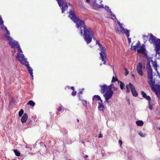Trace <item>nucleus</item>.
Returning a JSON list of instances; mask_svg holds the SVG:
<instances>
[{
  "label": "nucleus",
  "mask_w": 160,
  "mask_h": 160,
  "mask_svg": "<svg viewBox=\"0 0 160 160\" xmlns=\"http://www.w3.org/2000/svg\"><path fill=\"white\" fill-rule=\"evenodd\" d=\"M148 79H150V80L148 82L149 84L150 87L151 89L152 88H155V81L154 80H153V77H152V78H150L149 77H148Z\"/></svg>",
  "instance_id": "obj_13"
},
{
  "label": "nucleus",
  "mask_w": 160,
  "mask_h": 160,
  "mask_svg": "<svg viewBox=\"0 0 160 160\" xmlns=\"http://www.w3.org/2000/svg\"><path fill=\"white\" fill-rule=\"evenodd\" d=\"M143 39L144 40V42H146V41L147 40L148 38V36H146L145 35H143Z\"/></svg>",
  "instance_id": "obj_42"
},
{
  "label": "nucleus",
  "mask_w": 160,
  "mask_h": 160,
  "mask_svg": "<svg viewBox=\"0 0 160 160\" xmlns=\"http://www.w3.org/2000/svg\"><path fill=\"white\" fill-rule=\"evenodd\" d=\"M99 50L101 51V52H102V53H105V51L106 50V48L105 47H103L102 48L99 49Z\"/></svg>",
  "instance_id": "obj_35"
},
{
  "label": "nucleus",
  "mask_w": 160,
  "mask_h": 160,
  "mask_svg": "<svg viewBox=\"0 0 160 160\" xmlns=\"http://www.w3.org/2000/svg\"><path fill=\"white\" fill-rule=\"evenodd\" d=\"M151 89L153 92L155 93L158 96V92H159L157 90V89H156L155 88H153V87L152 88V89Z\"/></svg>",
  "instance_id": "obj_27"
},
{
  "label": "nucleus",
  "mask_w": 160,
  "mask_h": 160,
  "mask_svg": "<svg viewBox=\"0 0 160 160\" xmlns=\"http://www.w3.org/2000/svg\"><path fill=\"white\" fill-rule=\"evenodd\" d=\"M136 45L138 47L140 45V42L139 41H138V42L137 43Z\"/></svg>",
  "instance_id": "obj_54"
},
{
  "label": "nucleus",
  "mask_w": 160,
  "mask_h": 160,
  "mask_svg": "<svg viewBox=\"0 0 160 160\" xmlns=\"http://www.w3.org/2000/svg\"><path fill=\"white\" fill-rule=\"evenodd\" d=\"M98 8H104V6L103 4H102L101 5H98Z\"/></svg>",
  "instance_id": "obj_51"
},
{
  "label": "nucleus",
  "mask_w": 160,
  "mask_h": 160,
  "mask_svg": "<svg viewBox=\"0 0 160 160\" xmlns=\"http://www.w3.org/2000/svg\"><path fill=\"white\" fill-rule=\"evenodd\" d=\"M87 102L86 100H83V104L85 106H87Z\"/></svg>",
  "instance_id": "obj_45"
},
{
  "label": "nucleus",
  "mask_w": 160,
  "mask_h": 160,
  "mask_svg": "<svg viewBox=\"0 0 160 160\" xmlns=\"http://www.w3.org/2000/svg\"><path fill=\"white\" fill-rule=\"evenodd\" d=\"M93 4L94 6H95L98 8V5H99L97 3L96 0H95L93 1Z\"/></svg>",
  "instance_id": "obj_40"
},
{
  "label": "nucleus",
  "mask_w": 160,
  "mask_h": 160,
  "mask_svg": "<svg viewBox=\"0 0 160 160\" xmlns=\"http://www.w3.org/2000/svg\"><path fill=\"white\" fill-rule=\"evenodd\" d=\"M116 20L117 21V22L118 23V24L119 25H120V24H121V23L119 21H118V19H117V20Z\"/></svg>",
  "instance_id": "obj_61"
},
{
  "label": "nucleus",
  "mask_w": 160,
  "mask_h": 160,
  "mask_svg": "<svg viewBox=\"0 0 160 160\" xmlns=\"http://www.w3.org/2000/svg\"><path fill=\"white\" fill-rule=\"evenodd\" d=\"M133 47H134V48H133V49L135 50V51H136V48H138V46L137 45H136L135 46H133Z\"/></svg>",
  "instance_id": "obj_49"
},
{
  "label": "nucleus",
  "mask_w": 160,
  "mask_h": 160,
  "mask_svg": "<svg viewBox=\"0 0 160 160\" xmlns=\"http://www.w3.org/2000/svg\"><path fill=\"white\" fill-rule=\"evenodd\" d=\"M145 98H146V99L148 101V102L149 101H150V100L151 99V97L149 96H147Z\"/></svg>",
  "instance_id": "obj_44"
},
{
  "label": "nucleus",
  "mask_w": 160,
  "mask_h": 160,
  "mask_svg": "<svg viewBox=\"0 0 160 160\" xmlns=\"http://www.w3.org/2000/svg\"><path fill=\"white\" fill-rule=\"evenodd\" d=\"M24 113V111L22 109H21L19 112L18 115L19 117H21Z\"/></svg>",
  "instance_id": "obj_33"
},
{
  "label": "nucleus",
  "mask_w": 160,
  "mask_h": 160,
  "mask_svg": "<svg viewBox=\"0 0 160 160\" xmlns=\"http://www.w3.org/2000/svg\"><path fill=\"white\" fill-rule=\"evenodd\" d=\"M149 36V42L151 44H153L154 45L156 53L159 54L160 51V39L158 38L152 33L150 34Z\"/></svg>",
  "instance_id": "obj_2"
},
{
  "label": "nucleus",
  "mask_w": 160,
  "mask_h": 160,
  "mask_svg": "<svg viewBox=\"0 0 160 160\" xmlns=\"http://www.w3.org/2000/svg\"><path fill=\"white\" fill-rule=\"evenodd\" d=\"M125 70L126 71L125 75L127 76L129 72H128L127 71V69L125 68Z\"/></svg>",
  "instance_id": "obj_55"
},
{
  "label": "nucleus",
  "mask_w": 160,
  "mask_h": 160,
  "mask_svg": "<svg viewBox=\"0 0 160 160\" xmlns=\"http://www.w3.org/2000/svg\"><path fill=\"white\" fill-rule=\"evenodd\" d=\"M62 8H61L62 9V13H64L65 11L68 9V6L67 4L63 6V5L62 6Z\"/></svg>",
  "instance_id": "obj_20"
},
{
  "label": "nucleus",
  "mask_w": 160,
  "mask_h": 160,
  "mask_svg": "<svg viewBox=\"0 0 160 160\" xmlns=\"http://www.w3.org/2000/svg\"><path fill=\"white\" fill-rule=\"evenodd\" d=\"M100 97L98 95H94L93 97L92 98V100L94 101L95 99V98H97V100L98 101H99V99H100Z\"/></svg>",
  "instance_id": "obj_28"
},
{
  "label": "nucleus",
  "mask_w": 160,
  "mask_h": 160,
  "mask_svg": "<svg viewBox=\"0 0 160 160\" xmlns=\"http://www.w3.org/2000/svg\"><path fill=\"white\" fill-rule=\"evenodd\" d=\"M112 89H113V90L115 91H117V90H118L117 88L116 87H115L114 86L113 87V88Z\"/></svg>",
  "instance_id": "obj_56"
},
{
  "label": "nucleus",
  "mask_w": 160,
  "mask_h": 160,
  "mask_svg": "<svg viewBox=\"0 0 160 160\" xmlns=\"http://www.w3.org/2000/svg\"><path fill=\"white\" fill-rule=\"evenodd\" d=\"M119 144L121 146L122 144V142L121 140H119L118 141Z\"/></svg>",
  "instance_id": "obj_50"
},
{
  "label": "nucleus",
  "mask_w": 160,
  "mask_h": 160,
  "mask_svg": "<svg viewBox=\"0 0 160 160\" xmlns=\"http://www.w3.org/2000/svg\"><path fill=\"white\" fill-rule=\"evenodd\" d=\"M68 13H69L68 17L74 22L79 18L76 16L75 12L72 8L69 10Z\"/></svg>",
  "instance_id": "obj_6"
},
{
  "label": "nucleus",
  "mask_w": 160,
  "mask_h": 160,
  "mask_svg": "<svg viewBox=\"0 0 160 160\" xmlns=\"http://www.w3.org/2000/svg\"><path fill=\"white\" fill-rule=\"evenodd\" d=\"M151 61L152 62L153 67L154 68L155 70L157 72V74H158V71L157 68L158 66L157 61H153V60Z\"/></svg>",
  "instance_id": "obj_16"
},
{
  "label": "nucleus",
  "mask_w": 160,
  "mask_h": 160,
  "mask_svg": "<svg viewBox=\"0 0 160 160\" xmlns=\"http://www.w3.org/2000/svg\"><path fill=\"white\" fill-rule=\"evenodd\" d=\"M76 23V27L79 31L81 36L83 35V30L86 28L84 21L79 18L74 22Z\"/></svg>",
  "instance_id": "obj_4"
},
{
  "label": "nucleus",
  "mask_w": 160,
  "mask_h": 160,
  "mask_svg": "<svg viewBox=\"0 0 160 160\" xmlns=\"http://www.w3.org/2000/svg\"><path fill=\"white\" fill-rule=\"evenodd\" d=\"M28 105H30L32 107H34L35 104V103L32 100H30L27 103Z\"/></svg>",
  "instance_id": "obj_24"
},
{
  "label": "nucleus",
  "mask_w": 160,
  "mask_h": 160,
  "mask_svg": "<svg viewBox=\"0 0 160 160\" xmlns=\"http://www.w3.org/2000/svg\"><path fill=\"white\" fill-rule=\"evenodd\" d=\"M119 26L122 31L123 30L125 29L122 26V23H121V24L119 25Z\"/></svg>",
  "instance_id": "obj_47"
},
{
  "label": "nucleus",
  "mask_w": 160,
  "mask_h": 160,
  "mask_svg": "<svg viewBox=\"0 0 160 160\" xmlns=\"http://www.w3.org/2000/svg\"><path fill=\"white\" fill-rule=\"evenodd\" d=\"M8 41V43L11 46L12 48H16L18 45L20 44L18 41L13 40L12 38Z\"/></svg>",
  "instance_id": "obj_7"
},
{
  "label": "nucleus",
  "mask_w": 160,
  "mask_h": 160,
  "mask_svg": "<svg viewBox=\"0 0 160 160\" xmlns=\"http://www.w3.org/2000/svg\"><path fill=\"white\" fill-rule=\"evenodd\" d=\"M126 92L128 93L130 92V90L129 89V88H130L132 95L135 97H136L138 95V93L136 90L134 86L131 83H129L128 84H127L126 85Z\"/></svg>",
  "instance_id": "obj_5"
},
{
  "label": "nucleus",
  "mask_w": 160,
  "mask_h": 160,
  "mask_svg": "<svg viewBox=\"0 0 160 160\" xmlns=\"http://www.w3.org/2000/svg\"><path fill=\"white\" fill-rule=\"evenodd\" d=\"M77 94V92L75 91L74 92H72V95L73 96H75Z\"/></svg>",
  "instance_id": "obj_48"
},
{
  "label": "nucleus",
  "mask_w": 160,
  "mask_h": 160,
  "mask_svg": "<svg viewBox=\"0 0 160 160\" xmlns=\"http://www.w3.org/2000/svg\"><path fill=\"white\" fill-rule=\"evenodd\" d=\"M156 58L157 59H160V52H159V54L156 53V55L155 56Z\"/></svg>",
  "instance_id": "obj_43"
},
{
  "label": "nucleus",
  "mask_w": 160,
  "mask_h": 160,
  "mask_svg": "<svg viewBox=\"0 0 160 160\" xmlns=\"http://www.w3.org/2000/svg\"><path fill=\"white\" fill-rule=\"evenodd\" d=\"M6 34L4 35V38H7L8 40H9L10 39L12 38V37L10 36V33L9 31L8 30L6 32Z\"/></svg>",
  "instance_id": "obj_19"
},
{
  "label": "nucleus",
  "mask_w": 160,
  "mask_h": 160,
  "mask_svg": "<svg viewBox=\"0 0 160 160\" xmlns=\"http://www.w3.org/2000/svg\"><path fill=\"white\" fill-rule=\"evenodd\" d=\"M142 68V63L141 62H139L137 67V71L138 74L141 76H143V75Z\"/></svg>",
  "instance_id": "obj_9"
},
{
  "label": "nucleus",
  "mask_w": 160,
  "mask_h": 160,
  "mask_svg": "<svg viewBox=\"0 0 160 160\" xmlns=\"http://www.w3.org/2000/svg\"><path fill=\"white\" fill-rule=\"evenodd\" d=\"M104 8L109 13L110 12H112L111 10L109 8V7L108 6L105 5Z\"/></svg>",
  "instance_id": "obj_32"
},
{
  "label": "nucleus",
  "mask_w": 160,
  "mask_h": 160,
  "mask_svg": "<svg viewBox=\"0 0 160 160\" xmlns=\"http://www.w3.org/2000/svg\"><path fill=\"white\" fill-rule=\"evenodd\" d=\"M93 35V32L89 28H86L83 30L82 36L87 44L91 42Z\"/></svg>",
  "instance_id": "obj_3"
},
{
  "label": "nucleus",
  "mask_w": 160,
  "mask_h": 160,
  "mask_svg": "<svg viewBox=\"0 0 160 160\" xmlns=\"http://www.w3.org/2000/svg\"><path fill=\"white\" fill-rule=\"evenodd\" d=\"M4 29L6 31H8V29H7V28L6 26L4 27Z\"/></svg>",
  "instance_id": "obj_64"
},
{
  "label": "nucleus",
  "mask_w": 160,
  "mask_h": 160,
  "mask_svg": "<svg viewBox=\"0 0 160 160\" xmlns=\"http://www.w3.org/2000/svg\"><path fill=\"white\" fill-rule=\"evenodd\" d=\"M128 40L129 43H130L131 42V38H129V37H128Z\"/></svg>",
  "instance_id": "obj_57"
},
{
  "label": "nucleus",
  "mask_w": 160,
  "mask_h": 160,
  "mask_svg": "<svg viewBox=\"0 0 160 160\" xmlns=\"http://www.w3.org/2000/svg\"><path fill=\"white\" fill-rule=\"evenodd\" d=\"M137 125L142 126L143 125V122L141 120L137 121L136 122Z\"/></svg>",
  "instance_id": "obj_23"
},
{
  "label": "nucleus",
  "mask_w": 160,
  "mask_h": 160,
  "mask_svg": "<svg viewBox=\"0 0 160 160\" xmlns=\"http://www.w3.org/2000/svg\"><path fill=\"white\" fill-rule=\"evenodd\" d=\"M120 81L116 77V78H115L114 76H113L112 77L111 82L112 83L115 82L116 81H117L118 82V81Z\"/></svg>",
  "instance_id": "obj_30"
},
{
  "label": "nucleus",
  "mask_w": 160,
  "mask_h": 160,
  "mask_svg": "<svg viewBox=\"0 0 160 160\" xmlns=\"http://www.w3.org/2000/svg\"><path fill=\"white\" fill-rule=\"evenodd\" d=\"M99 43H100L99 42H98V40H96V44H99Z\"/></svg>",
  "instance_id": "obj_63"
},
{
  "label": "nucleus",
  "mask_w": 160,
  "mask_h": 160,
  "mask_svg": "<svg viewBox=\"0 0 160 160\" xmlns=\"http://www.w3.org/2000/svg\"><path fill=\"white\" fill-rule=\"evenodd\" d=\"M100 87V92L102 93H104V94L106 92H107L106 91H108V87L107 85L106 84H104L102 85H100L99 86Z\"/></svg>",
  "instance_id": "obj_11"
},
{
  "label": "nucleus",
  "mask_w": 160,
  "mask_h": 160,
  "mask_svg": "<svg viewBox=\"0 0 160 160\" xmlns=\"http://www.w3.org/2000/svg\"><path fill=\"white\" fill-rule=\"evenodd\" d=\"M118 83H120L119 86L121 90H123V89H124L125 85L124 83L120 81H118Z\"/></svg>",
  "instance_id": "obj_21"
},
{
  "label": "nucleus",
  "mask_w": 160,
  "mask_h": 160,
  "mask_svg": "<svg viewBox=\"0 0 160 160\" xmlns=\"http://www.w3.org/2000/svg\"><path fill=\"white\" fill-rule=\"evenodd\" d=\"M16 58L18 59L20 63L26 67L29 73L32 78V80L33 79V70L32 68L30 66L28 62L27 61V58H25L24 55L23 54L17 53V56Z\"/></svg>",
  "instance_id": "obj_1"
},
{
  "label": "nucleus",
  "mask_w": 160,
  "mask_h": 160,
  "mask_svg": "<svg viewBox=\"0 0 160 160\" xmlns=\"http://www.w3.org/2000/svg\"><path fill=\"white\" fill-rule=\"evenodd\" d=\"M130 32V30H128L126 28H125L122 31V32L123 33L125 34L126 35L127 38L129 37Z\"/></svg>",
  "instance_id": "obj_18"
},
{
  "label": "nucleus",
  "mask_w": 160,
  "mask_h": 160,
  "mask_svg": "<svg viewBox=\"0 0 160 160\" xmlns=\"http://www.w3.org/2000/svg\"><path fill=\"white\" fill-rule=\"evenodd\" d=\"M1 25V29H3V28H4V27H5V26H4V24H3V25Z\"/></svg>",
  "instance_id": "obj_62"
},
{
  "label": "nucleus",
  "mask_w": 160,
  "mask_h": 160,
  "mask_svg": "<svg viewBox=\"0 0 160 160\" xmlns=\"http://www.w3.org/2000/svg\"><path fill=\"white\" fill-rule=\"evenodd\" d=\"M101 59L102 61L103 62V64H106V61L105 59H106V56L105 53H102V52L100 53Z\"/></svg>",
  "instance_id": "obj_14"
},
{
  "label": "nucleus",
  "mask_w": 160,
  "mask_h": 160,
  "mask_svg": "<svg viewBox=\"0 0 160 160\" xmlns=\"http://www.w3.org/2000/svg\"><path fill=\"white\" fill-rule=\"evenodd\" d=\"M16 48H17L18 49V51L19 52L21 53H22V49L21 48L20 44L18 45V46H17Z\"/></svg>",
  "instance_id": "obj_31"
},
{
  "label": "nucleus",
  "mask_w": 160,
  "mask_h": 160,
  "mask_svg": "<svg viewBox=\"0 0 160 160\" xmlns=\"http://www.w3.org/2000/svg\"><path fill=\"white\" fill-rule=\"evenodd\" d=\"M102 137V135L101 133H100L98 135V137L99 138H101Z\"/></svg>",
  "instance_id": "obj_58"
},
{
  "label": "nucleus",
  "mask_w": 160,
  "mask_h": 160,
  "mask_svg": "<svg viewBox=\"0 0 160 160\" xmlns=\"http://www.w3.org/2000/svg\"><path fill=\"white\" fill-rule=\"evenodd\" d=\"M110 13L111 15V16H113V17H114L115 18V19L116 20H117V18H116V17L115 14H114V13H112V12L111 13V12H110Z\"/></svg>",
  "instance_id": "obj_46"
},
{
  "label": "nucleus",
  "mask_w": 160,
  "mask_h": 160,
  "mask_svg": "<svg viewBox=\"0 0 160 160\" xmlns=\"http://www.w3.org/2000/svg\"><path fill=\"white\" fill-rule=\"evenodd\" d=\"M114 85L112 83L108 86H107L108 87V92H106L105 93L113 95L114 93L113 91L112 90V89L114 87Z\"/></svg>",
  "instance_id": "obj_12"
},
{
  "label": "nucleus",
  "mask_w": 160,
  "mask_h": 160,
  "mask_svg": "<svg viewBox=\"0 0 160 160\" xmlns=\"http://www.w3.org/2000/svg\"><path fill=\"white\" fill-rule=\"evenodd\" d=\"M147 69L148 77L152 78V77H153L152 70L149 63H147Z\"/></svg>",
  "instance_id": "obj_8"
},
{
  "label": "nucleus",
  "mask_w": 160,
  "mask_h": 160,
  "mask_svg": "<svg viewBox=\"0 0 160 160\" xmlns=\"http://www.w3.org/2000/svg\"><path fill=\"white\" fill-rule=\"evenodd\" d=\"M57 2L58 5L60 7H61L63 4L64 0H56Z\"/></svg>",
  "instance_id": "obj_22"
},
{
  "label": "nucleus",
  "mask_w": 160,
  "mask_h": 160,
  "mask_svg": "<svg viewBox=\"0 0 160 160\" xmlns=\"http://www.w3.org/2000/svg\"><path fill=\"white\" fill-rule=\"evenodd\" d=\"M139 135L142 137H144L146 136V134L145 133H143L142 132L140 131L138 133Z\"/></svg>",
  "instance_id": "obj_34"
},
{
  "label": "nucleus",
  "mask_w": 160,
  "mask_h": 160,
  "mask_svg": "<svg viewBox=\"0 0 160 160\" xmlns=\"http://www.w3.org/2000/svg\"><path fill=\"white\" fill-rule=\"evenodd\" d=\"M137 52H141L142 53V50L139 48L137 50Z\"/></svg>",
  "instance_id": "obj_53"
},
{
  "label": "nucleus",
  "mask_w": 160,
  "mask_h": 160,
  "mask_svg": "<svg viewBox=\"0 0 160 160\" xmlns=\"http://www.w3.org/2000/svg\"><path fill=\"white\" fill-rule=\"evenodd\" d=\"M148 105L149 108L152 110V104L151 101L148 102Z\"/></svg>",
  "instance_id": "obj_36"
},
{
  "label": "nucleus",
  "mask_w": 160,
  "mask_h": 160,
  "mask_svg": "<svg viewBox=\"0 0 160 160\" xmlns=\"http://www.w3.org/2000/svg\"><path fill=\"white\" fill-rule=\"evenodd\" d=\"M141 94L142 96V97L144 98L147 96L146 94L143 91H142L141 92Z\"/></svg>",
  "instance_id": "obj_37"
},
{
  "label": "nucleus",
  "mask_w": 160,
  "mask_h": 160,
  "mask_svg": "<svg viewBox=\"0 0 160 160\" xmlns=\"http://www.w3.org/2000/svg\"><path fill=\"white\" fill-rule=\"evenodd\" d=\"M147 58L148 59V63H149L150 64V62H151V61L152 60V57H150L149 56Z\"/></svg>",
  "instance_id": "obj_39"
},
{
  "label": "nucleus",
  "mask_w": 160,
  "mask_h": 160,
  "mask_svg": "<svg viewBox=\"0 0 160 160\" xmlns=\"http://www.w3.org/2000/svg\"><path fill=\"white\" fill-rule=\"evenodd\" d=\"M147 52H148L146 50L145 51L142 52V54H144L145 56L147 58V57H148L149 56L148 55V54H147Z\"/></svg>",
  "instance_id": "obj_38"
},
{
  "label": "nucleus",
  "mask_w": 160,
  "mask_h": 160,
  "mask_svg": "<svg viewBox=\"0 0 160 160\" xmlns=\"http://www.w3.org/2000/svg\"><path fill=\"white\" fill-rule=\"evenodd\" d=\"M4 24V21L2 20L1 16L0 15V25H2Z\"/></svg>",
  "instance_id": "obj_41"
},
{
  "label": "nucleus",
  "mask_w": 160,
  "mask_h": 160,
  "mask_svg": "<svg viewBox=\"0 0 160 160\" xmlns=\"http://www.w3.org/2000/svg\"><path fill=\"white\" fill-rule=\"evenodd\" d=\"M98 106V109L99 111H103L104 109L105 108L104 106L103 103H100L99 102Z\"/></svg>",
  "instance_id": "obj_17"
},
{
  "label": "nucleus",
  "mask_w": 160,
  "mask_h": 160,
  "mask_svg": "<svg viewBox=\"0 0 160 160\" xmlns=\"http://www.w3.org/2000/svg\"><path fill=\"white\" fill-rule=\"evenodd\" d=\"M139 48L142 50V52L145 51L146 50L145 45L144 44H142Z\"/></svg>",
  "instance_id": "obj_25"
},
{
  "label": "nucleus",
  "mask_w": 160,
  "mask_h": 160,
  "mask_svg": "<svg viewBox=\"0 0 160 160\" xmlns=\"http://www.w3.org/2000/svg\"><path fill=\"white\" fill-rule=\"evenodd\" d=\"M98 45L99 46L100 48H102V47H103L101 43H99Z\"/></svg>",
  "instance_id": "obj_59"
},
{
  "label": "nucleus",
  "mask_w": 160,
  "mask_h": 160,
  "mask_svg": "<svg viewBox=\"0 0 160 160\" xmlns=\"http://www.w3.org/2000/svg\"><path fill=\"white\" fill-rule=\"evenodd\" d=\"M13 151L16 156H19L20 155V153L19 151L16 149H13Z\"/></svg>",
  "instance_id": "obj_26"
},
{
  "label": "nucleus",
  "mask_w": 160,
  "mask_h": 160,
  "mask_svg": "<svg viewBox=\"0 0 160 160\" xmlns=\"http://www.w3.org/2000/svg\"><path fill=\"white\" fill-rule=\"evenodd\" d=\"M28 118V115L26 113L23 114L21 117V122L23 123L26 122Z\"/></svg>",
  "instance_id": "obj_15"
},
{
  "label": "nucleus",
  "mask_w": 160,
  "mask_h": 160,
  "mask_svg": "<svg viewBox=\"0 0 160 160\" xmlns=\"http://www.w3.org/2000/svg\"><path fill=\"white\" fill-rule=\"evenodd\" d=\"M113 95L105 93L103 95V97L105 98V101L104 102V103L106 102L108 103H109L110 102L109 100L112 97Z\"/></svg>",
  "instance_id": "obj_10"
},
{
  "label": "nucleus",
  "mask_w": 160,
  "mask_h": 160,
  "mask_svg": "<svg viewBox=\"0 0 160 160\" xmlns=\"http://www.w3.org/2000/svg\"><path fill=\"white\" fill-rule=\"evenodd\" d=\"M61 110H62V108H61V107H59V108H58V110L59 111H60Z\"/></svg>",
  "instance_id": "obj_60"
},
{
  "label": "nucleus",
  "mask_w": 160,
  "mask_h": 160,
  "mask_svg": "<svg viewBox=\"0 0 160 160\" xmlns=\"http://www.w3.org/2000/svg\"><path fill=\"white\" fill-rule=\"evenodd\" d=\"M155 88H156V89H157L160 93V85L157 84H155Z\"/></svg>",
  "instance_id": "obj_29"
},
{
  "label": "nucleus",
  "mask_w": 160,
  "mask_h": 160,
  "mask_svg": "<svg viewBox=\"0 0 160 160\" xmlns=\"http://www.w3.org/2000/svg\"><path fill=\"white\" fill-rule=\"evenodd\" d=\"M25 148H28L29 149V150L30 151H31L32 150L31 148L29 147V146H26Z\"/></svg>",
  "instance_id": "obj_52"
}]
</instances>
